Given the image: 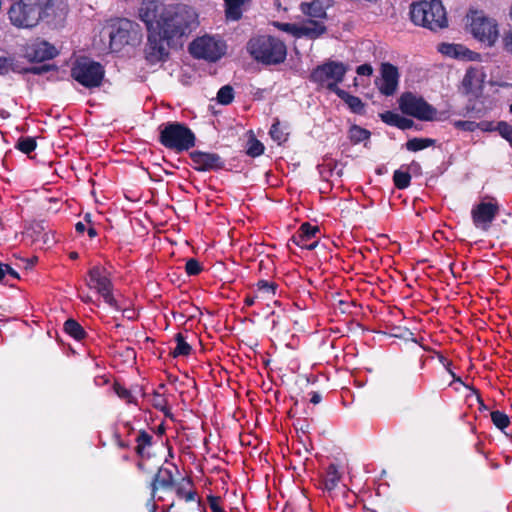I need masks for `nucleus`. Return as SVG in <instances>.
<instances>
[{"label": "nucleus", "instance_id": "f257e3e1", "mask_svg": "<svg viewBox=\"0 0 512 512\" xmlns=\"http://www.w3.org/2000/svg\"><path fill=\"white\" fill-rule=\"evenodd\" d=\"M139 18L149 32L145 54L151 63L164 60L168 55L170 40L190 32L198 24L192 8L185 5L165 6L159 0H143Z\"/></svg>", "mask_w": 512, "mask_h": 512}, {"label": "nucleus", "instance_id": "f03ea898", "mask_svg": "<svg viewBox=\"0 0 512 512\" xmlns=\"http://www.w3.org/2000/svg\"><path fill=\"white\" fill-rule=\"evenodd\" d=\"M410 16L413 23L432 31L447 27L446 10L440 0L420 1L412 4Z\"/></svg>", "mask_w": 512, "mask_h": 512}, {"label": "nucleus", "instance_id": "7ed1b4c3", "mask_svg": "<svg viewBox=\"0 0 512 512\" xmlns=\"http://www.w3.org/2000/svg\"><path fill=\"white\" fill-rule=\"evenodd\" d=\"M251 56L264 64H279L287 55L285 44L272 36L252 38L247 45Z\"/></svg>", "mask_w": 512, "mask_h": 512}, {"label": "nucleus", "instance_id": "20e7f679", "mask_svg": "<svg viewBox=\"0 0 512 512\" xmlns=\"http://www.w3.org/2000/svg\"><path fill=\"white\" fill-rule=\"evenodd\" d=\"M160 142L166 148L181 152L195 145V135L184 124L173 122L161 129Z\"/></svg>", "mask_w": 512, "mask_h": 512}, {"label": "nucleus", "instance_id": "39448f33", "mask_svg": "<svg viewBox=\"0 0 512 512\" xmlns=\"http://www.w3.org/2000/svg\"><path fill=\"white\" fill-rule=\"evenodd\" d=\"M467 24L473 37L484 45L491 47L498 40L497 22L485 16L482 12L471 11L467 15Z\"/></svg>", "mask_w": 512, "mask_h": 512}, {"label": "nucleus", "instance_id": "423d86ee", "mask_svg": "<svg viewBox=\"0 0 512 512\" xmlns=\"http://www.w3.org/2000/svg\"><path fill=\"white\" fill-rule=\"evenodd\" d=\"M71 75L84 87L93 88L100 86L104 77V69L98 62L80 58L74 63Z\"/></svg>", "mask_w": 512, "mask_h": 512}, {"label": "nucleus", "instance_id": "0eeeda50", "mask_svg": "<svg viewBox=\"0 0 512 512\" xmlns=\"http://www.w3.org/2000/svg\"><path fill=\"white\" fill-rule=\"evenodd\" d=\"M346 71L347 68L344 64L331 61L318 66L312 72L311 79L336 93L337 90H341L338 83L342 82Z\"/></svg>", "mask_w": 512, "mask_h": 512}, {"label": "nucleus", "instance_id": "6e6552de", "mask_svg": "<svg viewBox=\"0 0 512 512\" xmlns=\"http://www.w3.org/2000/svg\"><path fill=\"white\" fill-rule=\"evenodd\" d=\"M399 105L404 114L413 116L421 121L436 120V109L420 96L405 93L400 97Z\"/></svg>", "mask_w": 512, "mask_h": 512}, {"label": "nucleus", "instance_id": "1a4fd4ad", "mask_svg": "<svg viewBox=\"0 0 512 512\" xmlns=\"http://www.w3.org/2000/svg\"><path fill=\"white\" fill-rule=\"evenodd\" d=\"M225 48L221 40L212 36H202L190 44L189 50L196 58L215 62L224 55Z\"/></svg>", "mask_w": 512, "mask_h": 512}, {"label": "nucleus", "instance_id": "9d476101", "mask_svg": "<svg viewBox=\"0 0 512 512\" xmlns=\"http://www.w3.org/2000/svg\"><path fill=\"white\" fill-rule=\"evenodd\" d=\"M274 25L281 31L292 35L295 38L316 39L325 33V25L314 19H306L297 23L275 22Z\"/></svg>", "mask_w": 512, "mask_h": 512}, {"label": "nucleus", "instance_id": "9b49d317", "mask_svg": "<svg viewBox=\"0 0 512 512\" xmlns=\"http://www.w3.org/2000/svg\"><path fill=\"white\" fill-rule=\"evenodd\" d=\"M86 284L90 289L95 290L108 305L117 307L116 300L112 294V283L104 267H92L88 272Z\"/></svg>", "mask_w": 512, "mask_h": 512}, {"label": "nucleus", "instance_id": "f8f14e48", "mask_svg": "<svg viewBox=\"0 0 512 512\" xmlns=\"http://www.w3.org/2000/svg\"><path fill=\"white\" fill-rule=\"evenodd\" d=\"M110 48L119 51L137 36V25L128 19H115L109 24Z\"/></svg>", "mask_w": 512, "mask_h": 512}, {"label": "nucleus", "instance_id": "ddd939ff", "mask_svg": "<svg viewBox=\"0 0 512 512\" xmlns=\"http://www.w3.org/2000/svg\"><path fill=\"white\" fill-rule=\"evenodd\" d=\"M485 79L483 67L470 66L463 76L459 89L469 98H478L482 94Z\"/></svg>", "mask_w": 512, "mask_h": 512}, {"label": "nucleus", "instance_id": "4468645a", "mask_svg": "<svg viewBox=\"0 0 512 512\" xmlns=\"http://www.w3.org/2000/svg\"><path fill=\"white\" fill-rule=\"evenodd\" d=\"M8 16L11 24L17 28H32L38 24L35 11L29 10L23 0L11 5Z\"/></svg>", "mask_w": 512, "mask_h": 512}, {"label": "nucleus", "instance_id": "2eb2a0df", "mask_svg": "<svg viewBox=\"0 0 512 512\" xmlns=\"http://www.w3.org/2000/svg\"><path fill=\"white\" fill-rule=\"evenodd\" d=\"M380 77L375 84L384 95H392L398 87L399 73L395 66L390 63H383L380 69Z\"/></svg>", "mask_w": 512, "mask_h": 512}, {"label": "nucleus", "instance_id": "dca6fc26", "mask_svg": "<svg viewBox=\"0 0 512 512\" xmlns=\"http://www.w3.org/2000/svg\"><path fill=\"white\" fill-rule=\"evenodd\" d=\"M497 213L498 206L491 202H482L475 206L471 211L474 225L483 230L488 229Z\"/></svg>", "mask_w": 512, "mask_h": 512}, {"label": "nucleus", "instance_id": "f3484780", "mask_svg": "<svg viewBox=\"0 0 512 512\" xmlns=\"http://www.w3.org/2000/svg\"><path fill=\"white\" fill-rule=\"evenodd\" d=\"M438 51L449 58L461 61H476L480 59V55L462 44L441 43L438 45Z\"/></svg>", "mask_w": 512, "mask_h": 512}, {"label": "nucleus", "instance_id": "a211bd4d", "mask_svg": "<svg viewBox=\"0 0 512 512\" xmlns=\"http://www.w3.org/2000/svg\"><path fill=\"white\" fill-rule=\"evenodd\" d=\"M194 168L199 171H207L222 167L219 155L215 153L194 152L191 154Z\"/></svg>", "mask_w": 512, "mask_h": 512}, {"label": "nucleus", "instance_id": "6ab92c4d", "mask_svg": "<svg viewBox=\"0 0 512 512\" xmlns=\"http://www.w3.org/2000/svg\"><path fill=\"white\" fill-rule=\"evenodd\" d=\"M331 6V0H313L303 2L300 5L301 11L311 19H323L326 17V10Z\"/></svg>", "mask_w": 512, "mask_h": 512}, {"label": "nucleus", "instance_id": "aec40b11", "mask_svg": "<svg viewBox=\"0 0 512 512\" xmlns=\"http://www.w3.org/2000/svg\"><path fill=\"white\" fill-rule=\"evenodd\" d=\"M319 232V228L317 226H312L309 223H304L301 225L298 235L295 237V242L298 246L312 250L316 247L317 241L312 239L315 238L316 234Z\"/></svg>", "mask_w": 512, "mask_h": 512}, {"label": "nucleus", "instance_id": "412c9836", "mask_svg": "<svg viewBox=\"0 0 512 512\" xmlns=\"http://www.w3.org/2000/svg\"><path fill=\"white\" fill-rule=\"evenodd\" d=\"M29 55L35 61H45L54 58L57 55L56 48L46 41H40L32 45Z\"/></svg>", "mask_w": 512, "mask_h": 512}, {"label": "nucleus", "instance_id": "4be33fe9", "mask_svg": "<svg viewBox=\"0 0 512 512\" xmlns=\"http://www.w3.org/2000/svg\"><path fill=\"white\" fill-rule=\"evenodd\" d=\"M29 10L35 11L36 20L39 22L50 15L53 9V0H23Z\"/></svg>", "mask_w": 512, "mask_h": 512}, {"label": "nucleus", "instance_id": "5701e85b", "mask_svg": "<svg viewBox=\"0 0 512 512\" xmlns=\"http://www.w3.org/2000/svg\"><path fill=\"white\" fill-rule=\"evenodd\" d=\"M336 94L347 104L353 113L362 114L364 112V104L359 97L350 95L344 90H337Z\"/></svg>", "mask_w": 512, "mask_h": 512}, {"label": "nucleus", "instance_id": "b1692460", "mask_svg": "<svg viewBox=\"0 0 512 512\" xmlns=\"http://www.w3.org/2000/svg\"><path fill=\"white\" fill-rule=\"evenodd\" d=\"M176 493L179 498L184 499L186 502H192L196 499V493L192 488V482L188 478H182L176 488Z\"/></svg>", "mask_w": 512, "mask_h": 512}, {"label": "nucleus", "instance_id": "393cba45", "mask_svg": "<svg viewBox=\"0 0 512 512\" xmlns=\"http://www.w3.org/2000/svg\"><path fill=\"white\" fill-rule=\"evenodd\" d=\"M176 346L172 351L174 357L188 356L191 352V346L187 342V337L182 333L175 335Z\"/></svg>", "mask_w": 512, "mask_h": 512}, {"label": "nucleus", "instance_id": "a878e982", "mask_svg": "<svg viewBox=\"0 0 512 512\" xmlns=\"http://www.w3.org/2000/svg\"><path fill=\"white\" fill-rule=\"evenodd\" d=\"M340 479L341 474L339 473L337 467L333 464L329 465L324 478L325 489L328 491H332L333 489L336 488Z\"/></svg>", "mask_w": 512, "mask_h": 512}, {"label": "nucleus", "instance_id": "bb28decb", "mask_svg": "<svg viewBox=\"0 0 512 512\" xmlns=\"http://www.w3.org/2000/svg\"><path fill=\"white\" fill-rule=\"evenodd\" d=\"M256 298L270 300L275 295V285L267 281H259L255 290Z\"/></svg>", "mask_w": 512, "mask_h": 512}, {"label": "nucleus", "instance_id": "cd10ccee", "mask_svg": "<svg viewBox=\"0 0 512 512\" xmlns=\"http://www.w3.org/2000/svg\"><path fill=\"white\" fill-rule=\"evenodd\" d=\"M226 5V17L230 20H238L241 17V6L244 0H224Z\"/></svg>", "mask_w": 512, "mask_h": 512}, {"label": "nucleus", "instance_id": "c85d7f7f", "mask_svg": "<svg viewBox=\"0 0 512 512\" xmlns=\"http://www.w3.org/2000/svg\"><path fill=\"white\" fill-rule=\"evenodd\" d=\"M173 483L172 474L168 469H159L152 483L153 490L160 487H169Z\"/></svg>", "mask_w": 512, "mask_h": 512}, {"label": "nucleus", "instance_id": "c756f323", "mask_svg": "<svg viewBox=\"0 0 512 512\" xmlns=\"http://www.w3.org/2000/svg\"><path fill=\"white\" fill-rule=\"evenodd\" d=\"M434 142L430 138H413L407 141L406 148L409 151L416 152L432 146Z\"/></svg>", "mask_w": 512, "mask_h": 512}, {"label": "nucleus", "instance_id": "7c9ffc66", "mask_svg": "<svg viewBox=\"0 0 512 512\" xmlns=\"http://www.w3.org/2000/svg\"><path fill=\"white\" fill-rule=\"evenodd\" d=\"M64 330L67 334H69L76 340L82 339L85 335V332L81 325L73 319H69L65 322Z\"/></svg>", "mask_w": 512, "mask_h": 512}, {"label": "nucleus", "instance_id": "2f4dec72", "mask_svg": "<svg viewBox=\"0 0 512 512\" xmlns=\"http://www.w3.org/2000/svg\"><path fill=\"white\" fill-rule=\"evenodd\" d=\"M393 180L398 189H405L410 185L411 176L406 171L396 170L393 175Z\"/></svg>", "mask_w": 512, "mask_h": 512}, {"label": "nucleus", "instance_id": "473e14b6", "mask_svg": "<svg viewBox=\"0 0 512 512\" xmlns=\"http://www.w3.org/2000/svg\"><path fill=\"white\" fill-rule=\"evenodd\" d=\"M234 99L233 88L229 85L223 86L217 93V100L220 104L228 105Z\"/></svg>", "mask_w": 512, "mask_h": 512}, {"label": "nucleus", "instance_id": "72a5a7b5", "mask_svg": "<svg viewBox=\"0 0 512 512\" xmlns=\"http://www.w3.org/2000/svg\"><path fill=\"white\" fill-rule=\"evenodd\" d=\"M491 420L493 424L500 430H504L510 424L509 417L501 411H493L491 413Z\"/></svg>", "mask_w": 512, "mask_h": 512}, {"label": "nucleus", "instance_id": "f704fd0d", "mask_svg": "<svg viewBox=\"0 0 512 512\" xmlns=\"http://www.w3.org/2000/svg\"><path fill=\"white\" fill-rule=\"evenodd\" d=\"M369 136H370L369 131H367L366 129H363L359 126H353L349 130V137L355 143L362 142V141L368 139Z\"/></svg>", "mask_w": 512, "mask_h": 512}, {"label": "nucleus", "instance_id": "c9c22d12", "mask_svg": "<svg viewBox=\"0 0 512 512\" xmlns=\"http://www.w3.org/2000/svg\"><path fill=\"white\" fill-rule=\"evenodd\" d=\"M152 436L148 434L147 432H140L137 436L136 442V450L139 454L143 455L145 452L146 447H149L151 445Z\"/></svg>", "mask_w": 512, "mask_h": 512}, {"label": "nucleus", "instance_id": "e433bc0d", "mask_svg": "<svg viewBox=\"0 0 512 512\" xmlns=\"http://www.w3.org/2000/svg\"><path fill=\"white\" fill-rule=\"evenodd\" d=\"M270 136L278 144L285 142L287 139V133L281 128L279 122H275L270 129Z\"/></svg>", "mask_w": 512, "mask_h": 512}, {"label": "nucleus", "instance_id": "4c0bfd02", "mask_svg": "<svg viewBox=\"0 0 512 512\" xmlns=\"http://www.w3.org/2000/svg\"><path fill=\"white\" fill-rule=\"evenodd\" d=\"M16 147L23 153L29 154L36 148V141L31 137H24L18 140Z\"/></svg>", "mask_w": 512, "mask_h": 512}, {"label": "nucleus", "instance_id": "58836bf2", "mask_svg": "<svg viewBox=\"0 0 512 512\" xmlns=\"http://www.w3.org/2000/svg\"><path fill=\"white\" fill-rule=\"evenodd\" d=\"M452 125L455 129L464 131V132H474L477 130V125L475 121L470 120H454L452 121Z\"/></svg>", "mask_w": 512, "mask_h": 512}, {"label": "nucleus", "instance_id": "ea45409f", "mask_svg": "<svg viewBox=\"0 0 512 512\" xmlns=\"http://www.w3.org/2000/svg\"><path fill=\"white\" fill-rule=\"evenodd\" d=\"M114 391L117 396L126 401V403H135V398L132 393L119 383L114 384Z\"/></svg>", "mask_w": 512, "mask_h": 512}, {"label": "nucleus", "instance_id": "a19ab883", "mask_svg": "<svg viewBox=\"0 0 512 512\" xmlns=\"http://www.w3.org/2000/svg\"><path fill=\"white\" fill-rule=\"evenodd\" d=\"M263 152H264V146L260 141H258L256 139H252L248 142V147H247L248 155H250L252 157H257V156H260Z\"/></svg>", "mask_w": 512, "mask_h": 512}, {"label": "nucleus", "instance_id": "79ce46f5", "mask_svg": "<svg viewBox=\"0 0 512 512\" xmlns=\"http://www.w3.org/2000/svg\"><path fill=\"white\" fill-rule=\"evenodd\" d=\"M497 131L512 146V126L507 122L501 121L497 123Z\"/></svg>", "mask_w": 512, "mask_h": 512}, {"label": "nucleus", "instance_id": "37998d69", "mask_svg": "<svg viewBox=\"0 0 512 512\" xmlns=\"http://www.w3.org/2000/svg\"><path fill=\"white\" fill-rule=\"evenodd\" d=\"M13 59L7 57H0V75H6L10 71H15Z\"/></svg>", "mask_w": 512, "mask_h": 512}, {"label": "nucleus", "instance_id": "c03bdc74", "mask_svg": "<svg viewBox=\"0 0 512 512\" xmlns=\"http://www.w3.org/2000/svg\"><path fill=\"white\" fill-rule=\"evenodd\" d=\"M185 270L188 275H197L201 272L202 267L196 259L191 258L186 262Z\"/></svg>", "mask_w": 512, "mask_h": 512}, {"label": "nucleus", "instance_id": "a18cd8bd", "mask_svg": "<svg viewBox=\"0 0 512 512\" xmlns=\"http://www.w3.org/2000/svg\"><path fill=\"white\" fill-rule=\"evenodd\" d=\"M399 117H400L399 114H396L393 112H385V113L381 114L382 120L385 123H387L389 125H393V126H397Z\"/></svg>", "mask_w": 512, "mask_h": 512}, {"label": "nucleus", "instance_id": "49530a36", "mask_svg": "<svg viewBox=\"0 0 512 512\" xmlns=\"http://www.w3.org/2000/svg\"><path fill=\"white\" fill-rule=\"evenodd\" d=\"M477 129L483 131V132H491L497 130V125L494 124L492 121H481L476 122Z\"/></svg>", "mask_w": 512, "mask_h": 512}, {"label": "nucleus", "instance_id": "de8ad7c7", "mask_svg": "<svg viewBox=\"0 0 512 512\" xmlns=\"http://www.w3.org/2000/svg\"><path fill=\"white\" fill-rule=\"evenodd\" d=\"M502 42L504 50L512 54V29L504 34Z\"/></svg>", "mask_w": 512, "mask_h": 512}, {"label": "nucleus", "instance_id": "09e8293b", "mask_svg": "<svg viewBox=\"0 0 512 512\" xmlns=\"http://www.w3.org/2000/svg\"><path fill=\"white\" fill-rule=\"evenodd\" d=\"M208 502H209L210 509L213 512H223V508L220 505V498L219 497L209 496L208 497Z\"/></svg>", "mask_w": 512, "mask_h": 512}, {"label": "nucleus", "instance_id": "8fccbe9b", "mask_svg": "<svg viewBox=\"0 0 512 512\" xmlns=\"http://www.w3.org/2000/svg\"><path fill=\"white\" fill-rule=\"evenodd\" d=\"M356 72L358 75L370 76L373 73V68L369 64H363L357 67Z\"/></svg>", "mask_w": 512, "mask_h": 512}, {"label": "nucleus", "instance_id": "3c124183", "mask_svg": "<svg viewBox=\"0 0 512 512\" xmlns=\"http://www.w3.org/2000/svg\"><path fill=\"white\" fill-rule=\"evenodd\" d=\"M412 124H413L412 120L407 119L403 116H400L396 127L401 128V129H408L412 126Z\"/></svg>", "mask_w": 512, "mask_h": 512}, {"label": "nucleus", "instance_id": "603ef678", "mask_svg": "<svg viewBox=\"0 0 512 512\" xmlns=\"http://www.w3.org/2000/svg\"><path fill=\"white\" fill-rule=\"evenodd\" d=\"M321 399H322V397H321V395L319 393L313 392L311 394L310 402L313 403V404H318V403L321 402Z\"/></svg>", "mask_w": 512, "mask_h": 512}, {"label": "nucleus", "instance_id": "864d4df0", "mask_svg": "<svg viewBox=\"0 0 512 512\" xmlns=\"http://www.w3.org/2000/svg\"><path fill=\"white\" fill-rule=\"evenodd\" d=\"M257 300H260V299H259V298H256V293H255L253 296H248V297H246V299H245V304H246L247 306H252L253 304H255V302H256Z\"/></svg>", "mask_w": 512, "mask_h": 512}, {"label": "nucleus", "instance_id": "5fc2aeb1", "mask_svg": "<svg viewBox=\"0 0 512 512\" xmlns=\"http://www.w3.org/2000/svg\"><path fill=\"white\" fill-rule=\"evenodd\" d=\"M6 275H7L6 264L0 262V282L4 279V277Z\"/></svg>", "mask_w": 512, "mask_h": 512}, {"label": "nucleus", "instance_id": "6e6d98bb", "mask_svg": "<svg viewBox=\"0 0 512 512\" xmlns=\"http://www.w3.org/2000/svg\"><path fill=\"white\" fill-rule=\"evenodd\" d=\"M6 268H7V275H10L11 277L15 278V279H18L19 278V275L18 273L13 269L11 268L9 265L6 264Z\"/></svg>", "mask_w": 512, "mask_h": 512}, {"label": "nucleus", "instance_id": "4d7b16f0", "mask_svg": "<svg viewBox=\"0 0 512 512\" xmlns=\"http://www.w3.org/2000/svg\"><path fill=\"white\" fill-rule=\"evenodd\" d=\"M75 228H76V231L79 233H83L86 230V226L82 222H78L76 224Z\"/></svg>", "mask_w": 512, "mask_h": 512}, {"label": "nucleus", "instance_id": "13d9d810", "mask_svg": "<svg viewBox=\"0 0 512 512\" xmlns=\"http://www.w3.org/2000/svg\"><path fill=\"white\" fill-rule=\"evenodd\" d=\"M88 235H89V237H91V238H92V237H94V236H96V230H95L93 227H89V228H88Z\"/></svg>", "mask_w": 512, "mask_h": 512}, {"label": "nucleus", "instance_id": "bf43d9fd", "mask_svg": "<svg viewBox=\"0 0 512 512\" xmlns=\"http://www.w3.org/2000/svg\"><path fill=\"white\" fill-rule=\"evenodd\" d=\"M81 299H82V301H84L86 303L92 302V298L89 295L81 296Z\"/></svg>", "mask_w": 512, "mask_h": 512}, {"label": "nucleus", "instance_id": "052dcab7", "mask_svg": "<svg viewBox=\"0 0 512 512\" xmlns=\"http://www.w3.org/2000/svg\"><path fill=\"white\" fill-rule=\"evenodd\" d=\"M70 257H71L72 259L77 258V253H76V252L71 253V254H70Z\"/></svg>", "mask_w": 512, "mask_h": 512}, {"label": "nucleus", "instance_id": "680f3d73", "mask_svg": "<svg viewBox=\"0 0 512 512\" xmlns=\"http://www.w3.org/2000/svg\"><path fill=\"white\" fill-rule=\"evenodd\" d=\"M510 112L512 113V103H511V106H510Z\"/></svg>", "mask_w": 512, "mask_h": 512}, {"label": "nucleus", "instance_id": "e2e57ef3", "mask_svg": "<svg viewBox=\"0 0 512 512\" xmlns=\"http://www.w3.org/2000/svg\"><path fill=\"white\" fill-rule=\"evenodd\" d=\"M275 3L279 6L280 4H278V0H275Z\"/></svg>", "mask_w": 512, "mask_h": 512}, {"label": "nucleus", "instance_id": "0e129e2a", "mask_svg": "<svg viewBox=\"0 0 512 512\" xmlns=\"http://www.w3.org/2000/svg\"><path fill=\"white\" fill-rule=\"evenodd\" d=\"M152 512H155L154 509L152 510Z\"/></svg>", "mask_w": 512, "mask_h": 512}]
</instances>
